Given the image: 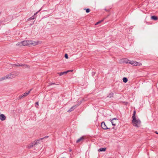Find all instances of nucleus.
<instances>
[{
    "label": "nucleus",
    "mask_w": 158,
    "mask_h": 158,
    "mask_svg": "<svg viewBox=\"0 0 158 158\" xmlns=\"http://www.w3.org/2000/svg\"><path fill=\"white\" fill-rule=\"evenodd\" d=\"M46 137L47 138V137H48V136H46V137H44V138H46Z\"/></svg>",
    "instance_id": "nucleus-30"
},
{
    "label": "nucleus",
    "mask_w": 158,
    "mask_h": 158,
    "mask_svg": "<svg viewBox=\"0 0 158 158\" xmlns=\"http://www.w3.org/2000/svg\"><path fill=\"white\" fill-rule=\"evenodd\" d=\"M123 82L124 83H126L128 81V79L126 77H123Z\"/></svg>",
    "instance_id": "nucleus-19"
},
{
    "label": "nucleus",
    "mask_w": 158,
    "mask_h": 158,
    "mask_svg": "<svg viewBox=\"0 0 158 158\" xmlns=\"http://www.w3.org/2000/svg\"><path fill=\"white\" fill-rule=\"evenodd\" d=\"M23 66L25 68H29V67H30L28 65H27V64H23Z\"/></svg>",
    "instance_id": "nucleus-21"
},
{
    "label": "nucleus",
    "mask_w": 158,
    "mask_h": 158,
    "mask_svg": "<svg viewBox=\"0 0 158 158\" xmlns=\"http://www.w3.org/2000/svg\"><path fill=\"white\" fill-rule=\"evenodd\" d=\"M101 127L104 130L110 129L109 128H108L106 126L105 123L103 122H102L101 123Z\"/></svg>",
    "instance_id": "nucleus-9"
},
{
    "label": "nucleus",
    "mask_w": 158,
    "mask_h": 158,
    "mask_svg": "<svg viewBox=\"0 0 158 158\" xmlns=\"http://www.w3.org/2000/svg\"><path fill=\"white\" fill-rule=\"evenodd\" d=\"M64 56L66 59H68V56L67 54H65Z\"/></svg>",
    "instance_id": "nucleus-24"
},
{
    "label": "nucleus",
    "mask_w": 158,
    "mask_h": 158,
    "mask_svg": "<svg viewBox=\"0 0 158 158\" xmlns=\"http://www.w3.org/2000/svg\"><path fill=\"white\" fill-rule=\"evenodd\" d=\"M6 79V76H5L3 77L0 78V81Z\"/></svg>",
    "instance_id": "nucleus-20"
},
{
    "label": "nucleus",
    "mask_w": 158,
    "mask_h": 158,
    "mask_svg": "<svg viewBox=\"0 0 158 158\" xmlns=\"http://www.w3.org/2000/svg\"><path fill=\"white\" fill-rule=\"evenodd\" d=\"M113 95L114 93L112 92H111L108 94L107 96V97L109 98H111L113 97Z\"/></svg>",
    "instance_id": "nucleus-15"
},
{
    "label": "nucleus",
    "mask_w": 158,
    "mask_h": 158,
    "mask_svg": "<svg viewBox=\"0 0 158 158\" xmlns=\"http://www.w3.org/2000/svg\"><path fill=\"white\" fill-rule=\"evenodd\" d=\"M55 83H50L49 84V86H50V85H55Z\"/></svg>",
    "instance_id": "nucleus-25"
},
{
    "label": "nucleus",
    "mask_w": 158,
    "mask_h": 158,
    "mask_svg": "<svg viewBox=\"0 0 158 158\" xmlns=\"http://www.w3.org/2000/svg\"><path fill=\"white\" fill-rule=\"evenodd\" d=\"M129 64H131L134 66H140L142 64L140 62H138L135 61H130Z\"/></svg>",
    "instance_id": "nucleus-7"
},
{
    "label": "nucleus",
    "mask_w": 158,
    "mask_h": 158,
    "mask_svg": "<svg viewBox=\"0 0 158 158\" xmlns=\"http://www.w3.org/2000/svg\"><path fill=\"white\" fill-rule=\"evenodd\" d=\"M155 133H156V134H158V132L157 131H156L155 132Z\"/></svg>",
    "instance_id": "nucleus-28"
},
{
    "label": "nucleus",
    "mask_w": 158,
    "mask_h": 158,
    "mask_svg": "<svg viewBox=\"0 0 158 158\" xmlns=\"http://www.w3.org/2000/svg\"><path fill=\"white\" fill-rule=\"evenodd\" d=\"M19 74V72L17 71H14L9 74L6 76V79L10 78L12 79L15 77L18 76Z\"/></svg>",
    "instance_id": "nucleus-4"
},
{
    "label": "nucleus",
    "mask_w": 158,
    "mask_h": 158,
    "mask_svg": "<svg viewBox=\"0 0 158 158\" xmlns=\"http://www.w3.org/2000/svg\"><path fill=\"white\" fill-rule=\"evenodd\" d=\"M101 22V21H99V22H97V23H96L95 25H96L98 24L99 23H100Z\"/></svg>",
    "instance_id": "nucleus-27"
},
{
    "label": "nucleus",
    "mask_w": 158,
    "mask_h": 158,
    "mask_svg": "<svg viewBox=\"0 0 158 158\" xmlns=\"http://www.w3.org/2000/svg\"><path fill=\"white\" fill-rule=\"evenodd\" d=\"M39 105V104H38V102H37L35 103V106L36 107H37V106H38Z\"/></svg>",
    "instance_id": "nucleus-26"
},
{
    "label": "nucleus",
    "mask_w": 158,
    "mask_h": 158,
    "mask_svg": "<svg viewBox=\"0 0 158 158\" xmlns=\"http://www.w3.org/2000/svg\"><path fill=\"white\" fill-rule=\"evenodd\" d=\"M135 114L136 111L135 110H134L132 116V122L134 126L137 127H139L140 126L141 121L139 119H136L135 115Z\"/></svg>",
    "instance_id": "nucleus-1"
},
{
    "label": "nucleus",
    "mask_w": 158,
    "mask_h": 158,
    "mask_svg": "<svg viewBox=\"0 0 158 158\" xmlns=\"http://www.w3.org/2000/svg\"><path fill=\"white\" fill-rule=\"evenodd\" d=\"M106 150V148H101L98 149V151L100 152H105Z\"/></svg>",
    "instance_id": "nucleus-14"
},
{
    "label": "nucleus",
    "mask_w": 158,
    "mask_h": 158,
    "mask_svg": "<svg viewBox=\"0 0 158 158\" xmlns=\"http://www.w3.org/2000/svg\"><path fill=\"white\" fill-rule=\"evenodd\" d=\"M23 46H30L31 45H35L40 43L39 41H34L32 40H25L22 41Z\"/></svg>",
    "instance_id": "nucleus-2"
},
{
    "label": "nucleus",
    "mask_w": 158,
    "mask_h": 158,
    "mask_svg": "<svg viewBox=\"0 0 158 158\" xmlns=\"http://www.w3.org/2000/svg\"><path fill=\"white\" fill-rule=\"evenodd\" d=\"M44 138H42L38 139L36 140H35L33 142L29 144L27 146V148L28 149H30L33 147H34L35 145L38 144L40 143V140L43 139Z\"/></svg>",
    "instance_id": "nucleus-3"
},
{
    "label": "nucleus",
    "mask_w": 158,
    "mask_h": 158,
    "mask_svg": "<svg viewBox=\"0 0 158 158\" xmlns=\"http://www.w3.org/2000/svg\"><path fill=\"white\" fill-rule=\"evenodd\" d=\"M17 66V67H19V66H22L23 67V64H14V65L13 66Z\"/></svg>",
    "instance_id": "nucleus-16"
},
{
    "label": "nucleus",
    "mask_w": 158,
    "mask_h": 158,
    "mask_svg": "<svg viewBox=\"0 0 158 158\" xmlns=\"http://www.w3.org/2000/svg\"><path fill=\"white\" fill-rule=\"evenodd\" d=\"M6 119V117L4 114H1L0 115V119L1 121H4Z\"/></svg>",
    "instance_id": "nucleus-10"
},
{
    "label": "nucleus",
    "mask_w": 158,
    "mask_h": 158,
    "mask_svg": "<svg viewBox=\"0 0 158 158\" xmlns=\"http://www.w3.org/2000/svg\"><path fill=\"white\" fill-rule=\"evenodd\" d=\"M16 45L17 46H23L22 41L16 44Z\"/></svg>",
    "instance_id": "nucleus-18"
},
{
    "label": "nucleus",
    "mask_w": 158,
    "mask_h": 158,
    "mask_svg": "<svg viewBox=\"0 0 158 158\" xmlns=\"http://www.w3.org/2000/svg\"><path fill=\"white\" fill-rule=\"evenodd\" d=\"M34 19V17L33 16H32L31 17L29 18L28 19L29 20H32V19Z\"/></svg>",
    "instance_id": "nucleus-23"
},
{
    "label": "nucleus",
    "mask_w": 158,
    "mask_h": 158,
    "mask_svg": "<svg viewBox=\"0 0 158 158\" xmlns=\"http://www.w3.org/2000/svg\"><path fill=\"white\" fill-rule=\"evenodd\" d=\"M32 90V89H31L28 92H26L23 94L19 96L18 97V99H20L26 97L30 93V92Z\"/></svg>",
    "instance_id": "nucleus-6"
},
{
    "label": "nucleus",
    "mask_w": 158,
    "mask_h": 158,
    "mask_svg": "<svg viewBox=\"0 0 158 158\" xmlns=\"http://www.w3.org/2000/svg\"><path fill=\"white\" fill-rule=\"evenodd\" d=\"M73 71V70H69L63 72H60V73H58V74L59 75V76H61L64 74H66L67 73L70 72H72Z\"/></svg>",
    "instance_id": "nucleus-8"
},
{
    "label": "nucleus",
    "mask_w": 158,
    "mask_h": 158,
    "mask_svg": "<svg viewBox=\"0 0 158 158\" xmlns=\"http://www.w3.org/2000/svg\"><path fill=\"white\" fill-rule=\"evenodd\" d=\"M84 137L83 136H82L77 140L76 143H79L80 142H82L84 141Z\"/></svg>",
    "instance_id": "nucleus-11"
},
{
    "label": "nucleus",
    "mask_w": 158,
    "mask_h": 158,
    "mask_svg": "<svg viewBox=\"0 0 158 158\" xmlns=\"http://www.w3.org/2000/svg\"><path fill=\"white\" fill-rule=\"evenodd\" d=\"M110 121L111 122L112 125L115 126L118 122V120L116 118H114L112 119H110Z\"/></svg>",
    "instance_id": "nucleus-5"
},
{
    "label": "nucleus",
    "mask_w": 158,
    "mask_h": 158,
    "mask_svg": "<svg viewBox=\"0 0 158 158\" xmlns=\"http://www.w3.org/2000/svg\"><path fill=\"white\" fill-rule=\"evenodd\" d=\"M151 18L152 19L155 20H156L158 19L157 17L154 16H152Z\"/></svg>",
    "instance_id": "nucleus-17"
},
{
    "label": "nucleus",
    "mask_w": 158,
    "mask_h": 158,
    "mask_svg": "<svg viewBox=\"0 0 158 158\" xmlns=\"http://www.w3.org/2000/svg\"><path fill=\"white\" fill-rule=\"evenodd\" d=\"M84 10H86V12L87 13H89V12H90V9L89 8H87V9H84Z\"/></svg>",
    "instance_id": "nucleus-22"
},
{
    "label": "nucleus",
    "mask_w": 158,
    "mask_h": 158,
    "mask_svg": "<svg viewBox=\"0 0 158 158\" xmlns=\"http://www.w3.org/2000/svg\"><path fill=\"white\" fill-rule=\"evenodd\" d=\"M78 106L77 105H75L74 106H73L72 107H71L68 110V112H70L76 108Z\"/></svg>",
    "instance_id": "nucleus-12"
},
{
    "label": "nucleus",
    "mask_w": 158,
    "mask_h": 158,
    "mask_svg": "<svg viewBox=\"0 0 158 158\" xmlns=\"http://www.w3.org/2000/svg\"><path fill=\"white\" fill-rule=\"evenodd\" d=\"M130 60H129L127 59H124L123 60L122 62L123 63H126L127 64H129V62H130Z\"/></svg>",
    "instance_id": "nucleus-13"
},
{
    "label": "nucleus",
    "mask_w": 158,
    "mask_h": 158,
    "mask_svg": "<svg viewBox=\"0 0 158 158\" xmlns=\"http://www.w3.org/2000/svg\"><path fill=\"white\" fill-rule=\"evenodd\" d=\"M37 12H37L35 14H34V15H36V14L37 13Z\"/></svg>",
    "instance_id": "nucleus-29"
}]
</instances>
